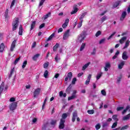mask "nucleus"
<instances>
[{
    "instance_id": "f257e3e1",
    "label": "nucleus",
    "mask_w": 130,
    "mask_h": 130,
    "mask_svg": "<svg viewBox=\"0 0 130 130\" xmlns=\"http://www.w3.org/2000/svg\"><path fill=\"white\" fill-rule=\"evenodd\" d=\"M69 114H70L69 113H65L62 114V118L60 119V124L59 125V128H60V129H62V128L64 127V122H66V118L68 117Z\"/></svg>"
},
{
    "instance_id": "f03ea898",
    "label": "nucleus",
    "mask_w": 130,
    "mask_h": 130,
    "mask_svg": "<svg viewBox=\"0 0 130 130\" xmlns=\"http://www.w3.org/2000/svg\"><path fill=\"white\" fill-rule=\"evenodd\" d=\"M18 26H19V18H16L14 19L12 23V30H17Z\"/></svg>"
},
{
    "instance_id": "7ed1b4c3",
    "label": "nucleus",
    "mask_w": 130,
    "mask_h": 130,
    "mask_svg": "<svg viewBox=\"0 0 130 130\" xmlns=\"http://www.w3.org/2000/svg\"><path fill=\"white\" fill-rule=\"evenodd\" d=\"M86 31H83L79 36H78L77 42H82V41H83L86 38Z\"/></svg>"
},
{
    "instance_id": "20e7f679",
    "label": "nucleus",
    "mask_w": 130,
    "mask_h": 130,
    "mask_svg": "<svg viewBox=\"0 0 130 130\" xmlns=\"http://www.w3.org/2000/svg\"><path fill=\"white\" fill-rule=\"evenodd\" d=\"M18 106V103L17 102H13L9 105V109L11 111H14L17 109Z\"/></svg>"
},
{
    "instance_id": "39448f33",
    "label": "nucleus",
    "mask_w": 130,
    "mask_h": 130,
    "mask_svg": "<svg viewBox=\"0 0 130 130\" xmlns=\"http://www.w3.org/2000/svg\"><path fill=\"white\" fill-rule=\"evenodd\" d=\"M70 37V30L68 29L64 33L63 35V40H67Z\"/></svg>"
},
{
    "instance_id": "423d86ee",
    "label": "nucleus",
    "mask_w": 130,
    "mask_h": 130,
    "mask_svg": "<svg viewBox=\"0 0 130 130\" xmlns=\"http://www.w3.org/2000/svg\"><path fill=\"white\" fill-rule=\"evenodd\" d=\"M72 78H73V73L72 72H69L65 78V81L68 82V81H71Z\"/></svg>"
},
{
    "instance_id": "0eeeda50",
    "label": "nucleus",
    "mask_w": 130,
    "mask_h": 130,
    "mask_svg": "<svg viewBox=\"0 0 130 130\" xmlns=\"http://www.w3.org/2000/svg\"><path fill=\"white\" fill-rule=\"evenodd\" d=\"M40 91H41V89L40 88H37L35 90L34 92V98H36L37 97H38L39 94H40Z\"/></svg>"
},
{
    "instance_id": "6e6552de",
    "label": "nucleus",
    "mask_w": 130,
    "mask_h": 130,
    "mask_svg": "<svg viewBox=\"0 0 130 130\" xmlns=\"http://www.w3.org/2000/svg\"><path fill=\"white\" fill-rule=\"evenodd\" d=\"M16 43H17V40H14L12 44L10 47V51H14V49H15V47H16Z\"/></svg>"
},
{
    "instance_id": "1a4fd4ad",
    "label": "nucleus",
    "mask_w": 130,
    "mask_h": 130,
    "mask_svg": "<svg viewBox=\"0 0 130 130\" xmlns=\"http://www.w3.org/2000/svg\"><path fill=\"white\" fill-rule=\"evenodd\" d=\"M77 7V5H75L74 6L73 10L71 12V15H74V14H76V13H77V12H78L79 9H78V8Z\"/></svg>"
},
{
    "instance_id": "9d476101",
    "label": "nucleus",
    "mask_w": 130,
    "mask_h": 130,
    "mask_svg": "<svg viewBox=\"0 0 130 130\" xmlns=\"http://www.w3.org/2000/svg\"><path fill=\"white\" fill-rule=\"evenodd\" d=\"M122 59H123L124 60H126V59H127V58H128V56H127V54L126 53V51H124L122 55Z\"/></svg>"
},
{
    "instance_id": "9b49d317",
    "label": "nucleus",
    "mask_w": 130,
    "mask_h": 130,
    "mask_svg": "<svg viewBox=\"0 0 130 130\" xmlns=\"http://www.w3.org/2000/svg\"><path fill=\"white\" fill-rule=\"evenodd\" d=\"M111 67V65L110 64V63L109 62H106L105 67V71L106 72H108V69H110Z\"/></svg>"
},
{
    "instance_id": "f8f14e48",
    "label": "nucleus",
    "mask_w": 130,
    "mask_h": 130,
    "mask_svg": "<svg viewBox=\"0 0 130 130\" xmlns=\"http://www.w3.org/2000/svg\"><path fill=\"white\" fill-rule=\"evenodd\" d=\"M124 63H125V62L124 61H121V62L118 64V68L119 70H121V69L123 68Z\"/></svg>"
},
{
    "instance_id": "ddd939ff",
    "label": "nucleus",
    "mask_w": 130,
    "mask_h": 130,
    "mask_svg": "<svg viewBox=\"0 0 130 130\" xmlns=\"http://www.w3.org/2000/svg\"><path fill=\"white\" fill-rule=\"evenodd\" d=\"M77 116H78L77 111H75L73 113V118H72L73 122H75V121H76V118Z\"/></svg>"
},
{
    "instance_id": "4468645a",
    "label": "nucleus",
    "mask_w": 130,
    "mask_h": 130,
    "mask_svg": "<svg viewBox=\"0 0 130 130\" xmlns=\"http://www.w3.org/2000/svg\"><path fill=\"white\" fill-rule=\"evenodd\" d=\"M5 88V83L2 82L1 85H0V95L3 93L4 91V89Z\"/></svg>"
},
{
    "instance_id": "2eb2a0df",
    "label": "nucleus",
    "mask_w": 130,
    "mask_h": 130,
    "mask_svg": "<svg viewBox=\"0 0 130 130\" xmlns=\"http://www.w3.org/2000/svg\"><path fill=\"white\" fill-rule=\"evenodd\" d=\"M126 16V12L124 11L122 13V15H121V17L120 18V20L121 21H123V20H124V18H125V17Z\"/></svg>"
},
{
    "instance_id": "dca6fc26",
    "label": "nucleus",
    "mask_w": 130,
    "mask_h": 130,
    "mask_svg": "<svg viewBox=\"0 0 130 130\" xmlns=\"http://www.w3.org/2000/svg\"><path fill=\"white\" fill-rule=\"evenodd\" d=\"M60 60V55L58 54H57L55 57V61L56 62H58Z\"/></svg>"
},
{
    "instance_id": "f3484780",
    "label": "nucleus",
    "mask_w": 130,
    "mask_h": 130,
    "mask_svg": "<svg viewBox=\"0 0 130 130\" xmlns=\"http://www.w3.org/2000/svg\"><path fill=\"white\" fill-rule=\"evenodd\" d=\"M40 3L39 5V8L41 10L42 9V6H43V4H44V2H45V0H39Z\"/></svg>"
},
{
    "instance_id": "a211bd4d",
    "label": "nucleus",
    "mask_w": 130,
    "mask_h": 130,
    "mask_svg": "<svg viewBox=\"0 0 130 130\" xmlns=\"http://www.w3.org/2000/svg\"><path fill=\"white\" fill-rule=\"evenodd\" d=\"M59 47V44L56 43L55 46L53 47V51L55 52L57 50V48Z\"/></svg>"
},
{
    "instance_id": "6ab92c4d",
    "label": "nucleus",
    "mask_w": 130,
    "mask_h": 130,
    "mask_svg": "<svg viewBox=\"0 0 130 130\" xmlns=\"http://www.w3.org/2000/svg\"><path fill=\"white\" fill-rule=\"evenodd\" d=\"M102 75H103V73L102 72H100L98 73L96 76V80L98 81L102 77Z\"/></svg>"
},
{
    "instance_id": "aec40b11",
    "label": "nucleus",
    "mask_w": 130,
    "mask_h": 130,
    "mask_svg": "<svg viewBox=\"0 0 130 130\" xmlns=\"http://www.w3.org/2000/svg\"><path fill=\"white\" fill-rule=\"evenodd\" d=\"M129 40H127L125 43V45L123 48V49H125V48H127V47H128V46H129Z\"/></svg>"
},
{
    "instance_id": "412c9836",
    "label": "nucleus",
    "mask_w": 130,
    "mask_h": 130,
    "mask_svg": "<svg viewBox=\"0 0 130 130\" xmlns=\"http://www.w3.org/2000/svg\"><path fill=\"white\" fill-rule=\"evenodd\" d=\"M4 50H5V44L2 43L0 45V52H4Z\"/></svg>"
},
{
    "instance_id": "4be33fe9",
    "label": "nucleus",
    "mask_w": 130,
    "mask_h": 130,
    "mask_svg": "<svg viewBox=\"0 0 130 130\" xmlns=\"http://www.w3.org/2000/svg\"><path fill=\"white\" fill-rule=\"evenodd\" d=\"M36 24V21H34L32 22L31 24V26H30V31H32V30L34 29V28H35Z\"/></svg>"
},
{
    "instance_id": "5701e85b",
    "label": "nucleus",
    "mask_w": 130,
    "mask_h": 130,
    "mask_svg": "<svg viewBox=\"0 0 130 130\" xmlns=\"http://www.w3.org/2000/svg\"><path fill=\"white\" fill-rule=\"evenodd\" d=\"M39 56H40V54H36L33 56L32 59L35 61H36V60H37V59H38V57H39Z\"/></svg>"
},
{
    "instance_id": "b1692460",
    "label": "nucleus",
    "mask_w": 130,
    "mask_h": 130,
    "mask_svg": "<svg viewBox=\"0 0 130 130\" xmlns=\"http://www.w3.org/2000/svg\"><path fill=\"white\" fill-rule=\"evenodd\" d=\"M59 95L60 97H64V98H66V97H67V93H63V92H62V91H60L59 93Z\"/></svg>"
},
{
    "instance_id": "393cba45",
    "label": "nucleus",
    "mask_w": 130,
    "mask_h": 130,
    "mask_svg": "<svg viewBox=\"0 0 130 130\" xmlns=\"http://www.w3.org/2000/svg\"><path fill=\"white\" fill-rule=\"evenodd\" d=\"M72 89V85L70 84L69 87L66 89V92L67 94H70L71 93V89Z\"/></svg>"
},
{
    "instance_id": "a878e982",
    "label": "nucleus",
    "mask_w": 130,
    "mask_h": 130,
    "mask_svg": "<svg viewBox=\"0 0 130 130\" xmlns=\"http://www.w3.org/2000/svg\"><path fill=\"white\" fill-rule=\"evenodd\" d=\"M125 40H126V37H124L122 38L119 40V42H120V44H123V43L124 42V41Z\"/></svg>"
},
{
    "instance_id": "bb28decb",
    "label": "nucleus",
    "mask_w": 130,
    "mask_h": 130,
    "mask_svg": "<svg viewBox=\"0 0 130 130\" xmlns=\"http://www.w3.org/2000/svg\"><path fill=\"white\" fill-rule=\"evenodd\" d=\"M86 12H84V13H83L81 16L79 17V20L80 21H81L83 22V19H84V18H85V16H86Z\"/></svg>"
},
{
    "instance_id": "cd10ccee",
    "label": "nucleus",
    "mask_w": 130,
    "mask_h": 130,
    "mask_svg": "<svg viewBox=\"0 0 130 130\" xmlns=\"http://www.w3.org/2000/svg\"><path fill=\"white\" fill-rule=\"evenodd\" d=\"M19 35H22L23 34V27H22V25H20L19 26V30L18 32Z\"/></svg>"
},
{
    "instance_id": "c85d7f7f",
    "label": "nucleus",
    "mask_w": 130,
    "mask_h": 130,
    "mask_svg": "<svg viewBox=\"0 0 130 130\" xmlns=\"http://www.w3.org/2000/svg\"><path fill=\"white\" fill-rule=\"evenodd\" d=\"M129 118H130V114H128V115L124 116L123 117L122 120H128V119H129Z\"/></svg>"
},
{
    "instance_id": "c756f323",
    "label": "nucleus",
    "mask_w": 130,
    "mask_h": 130,
    "mask_svg": "<svg viewBox=\"0 0 130 130\" xmlns=\"http://www.w3.org/2000/svg\"><path fill=\"white\" fill-rule=\"evenodd\" d=\"M91 64V62H89L85 64L84 66L82 67V71H85V69L89 67V65Z\"/></svg>"
},
{
    "instance_id": "7c9ffc66",
    "label": "nucleus",
    "mask_w": 130,
    "mask_h": 130,
    "mask_svg": "<svg viewBox=\"0 0 130 130\" xmlns=\"http://www.w3.org/2000/svg\"><path fill=\"white\" fill-rule=\"evenodd\" d=\"M120 4V1H118L117 2H115V4L113 5L114 8H117L119 5Z\"/></svg>"
},
{
    "instance_id": "2f4dec72",
    "label": "nucleus",
    "mask_w": 130,
    "mask_h": 130,
    "mask_svg": "<svg viewBox=\"0 0 130 130\" xmlns=\"http://www.w3.org/2000/svg\"><path fill=\"white\" fill-rule=\"evenodd\" d=\"M50 15H51V13L50 12H49L48 14H47L46 15L44 16V20H46L48 17H50Z\"/></svg>"
},
{
    "instance_id": "473e14b6",
    "label": "nucleus",
    "mask_w": 130,
    "mask_h": 130,
    "mask_svg": "<svg viewBox=\"0 0 130 130\" xmlns=\"http://www.w3.org/2000/svg\"><path fill=\"white\" fill-rule=\"evenodd\" d=\"M15 72V68H12L10 71V74L9 75V78H11L13 76V73Z\"/></svg>"
},
{
    "instance_id": "72a5a7b5",
    "label": "nucleus",
    "mask_w": 130,
    "mask_h": 130,
    "mask_svg": "<svg viewBox=\"0 0 130 130\" xmlns=\"http://www.w3.org/2000/svg\"><path fill=\"white\" fill-rule=\"evenodd\" d=\"M85 46H86V44L83 43L80 47V51H82V50H84V48H85Z\"/></svg>"
},
{
    "instance_id": "f704fd0d",
    "label": "nucleus",
    "mask_w": 130,
    "mask_h": 130,
    "mask_svg": "<svg viewBox=\"0 0 130 130\" xmlns=\"http://www.w3.org/2000/svg\"><path fill=\"white\" fill-rule=\"evenodd\" d=\"M109 125V123L106 122L103 124V127L104 128L105 127H107Z\"/></svg>"
},
{
    "instance_id": "c9c22d12",
    "label": "nucleus",
    "mask_w": 130,
    "mask_h": 130,
    "mask_svg": "<svg viewBox=\"0 0 130 130\" xmlns=\"http://www.w3.org/2000/svg\"><path fill=\"white\" fill-rule=\"evenodd\" d=\"M94 112L95 111L94 110H90L87 111V113H88V114H94Z\"/></svg>"
},
{
    "instance_id": "e433bc0d",
    "label": "nucleus",
    "mask_w": 130,
    "mask_h": 130,
    "mask_svg": "<svg viewBox=\"0 0 130 130\" xmlns=\"http://www.w3.org/2000/svg\"><path fill=\"white\" fill-rule=\"evenodd\" d=\"M26 66H27V60H25L23 62L22 66V69H25V68H26Z\"/></svg>"
},
{
    "instance_id": "4c0bfd02",
    "label": "nucleus",
    "mask_w": 130,
    "mask_h": 130,
    "mask_svg": "<svg viewBox=\"0 0 130 130\" xmlns=\"http://www.w3.org/2000/svg\"><path fill=\"white\" fill-rule=\"evenodd\" d=\"M46 101H47V98H46L45 99V100L42 106V109H44V106H45V104H46Z\"/></svg>"
},
{
    "instance_id": "58836bf2",
    "label": "nucleus",
    "mask_w": 130,
    "mask_h": 130,
    "mask_svg": "<svg viewBox=\"0 0 130 130\" xmlns=\"http://www.w3.org/2000/svg\"><path fill=\"white\" fill-rule=\"evenodd\" d=\"M112 118L113 119H114V120H115L116 121H118V119L117 118V115H114L112 116Z\"/></svg>"
},
{
    "instance_id": "ea45409f",
    "label": "nucleus",
    "mask_w": 130,
    "mask_h": 130,
    "mask_svg": "<svg viewBox=\"0 0 130 130\" xmlns=\"http://www.w3.org/2000/svg\"><path fill=\"white\" fill-rule=\"evenodd\" d=\"M128 109H129V106H127L126 107V109L122 111V114H124V113H125V112H126V111L128 110Z\"/></svg>"
},
{
    "instance_id": "a19ab883",
    "label": "nucleus",
    "mask_w": 130,
    "mask_h": 130,
    "mask_svg": "<svg viewBox=\"0 0 130 130\" xmlns=\"http://www.w3.org/2000/svg\"><path fill=\"white\" fill-rule=\"evenodd\" d=\"M100 127H101V125H100V123H98L96 125H95V129L96 130H98L100 129Z\"/></svg>"
},
{
    "instance_id": "79ce46f5",
    "label": "nucleus",
    "mask_w": 130,
    "mask_h": 130,
    "mask_svg": "<svg viewBox=\"0 0 130 130\" xmlns=\"http://www.w3.org/2000/svg\"><path fill=\"white\" fill-rule=\"evenodd\" d=\"M117 126V122H114L112 125V128H115Z\"/></svg>"
},
{
    "instance_id": "37998d69",
    "label": "nucleus",
    "mask_w": 130,
    "mask_h": 130,
    "mask_svg": "<svg viewBox=\"0 0 130 130\" xmlns=\"http://www.w3.org/2000/svg\"><path fill=\"white\" fill-rule=\"evenodd\" d=\"M76 82H77V78H74L72 80V84L73 85H75L76 84Z\"/></svg>"
},
{
    "instance_id": "c03bdc74",
    "label": "nucleus",
    "mask_w": 130,
    "mask_h": 130,
    "mask_svg": "<svg viewBox=\"0 0 130 130\" xmlns=\"http://www.w3.org/2000/svg\"><path fill=\"white\" fill-rule=\"evenodd\" d=\"M20 57H18L16 59V60L14 61V64H17V63H18V62H19V60H20Z\"/></svg>"
},
{
    "instance_id": "a18cd8bd",
    "label": "nucleus",
    "mask_w": 130,
    "mask_h": 130,
    "mask_svg": "<svg viewBox=\"0 0 130 130\" xmlns=\"http://www.w3.org/2000/svg\"><path fill=\"white\" fill-rule=\"evenodd\" d=\"M47 76H48V71H47V70H46L44 72V77L45 78H47Z\"/></svg>"
},
{
    "instance_id": "49530a36",
    "label": "nucleus",
    "mask_w": 130,
    "mask_h": 130,
    "mask_svg": "<svg viewBox=\"0 0 130 130\" xmlns=\"http://www.w3.org/2000/svg\"><path fill=\"white\" fill-rule=\"evenodd\" d=\"M101 94L103 95V96H106V91L105 90L103 89L101 90Z\"/></svg>"
},
{
    "instance_id": "de8ad7c7",
    "label": "nucleus",
    "mask_w": 130,
    "mask_h": 130,
    "mask_svg": "<svg viewBox=\"0 0 130 130\" xmlns=\"http://www.w3.org/2000/svg\"><path fill=\"white\" fill-rule=\"evenodd\" d=\"M107 20V17L106 16H104L102 19L101 21L102 22H104V21H106Z\"/></svg>"
},
{
    "instance_id": "09e8293b",
    "label": "nucleus",
    "mask_w": 130,
    "mask_h": 130,
    "mask_svg": "<svg viewBox=\"0 0 130 130\" xmlns=\"http://www.w3.org/2000/svg\"><path fill=\"white\" fill-rule=\"evenodd\" d=\"M49 66V62H47L44 64V69H46Z\"/></svg>"
},
{
    "instance_id": "8fccbe9b",
    "label": "nucleus",
    "mask_w": 130,
    "mask_h": 130,
    "mask_svg": "<svg viewBox=\"0 0 130 130\" xmlns=\"http://www.w3.org/2000/svg\"><path fill=\"white\" fill-rule=\"evenodd\" d=\"M115 32H113L110 36H109L108 38V40H109V39H111V38H112V37H113V36H114V35H115Z\"/></svg>"
},
{
    "instance_id": "3c124183",
    "label": "nucleus",
    "mask_w": 130,
    "mask_h": 130,
    "mask_svg": "<svg viewBox=\"0 0 130 130\" xmlns=\"http://www.w3.org/2000/svg\"><path fill=\"white\" fill-rule=\"evenodd\" d=\"M82 24H83V21H80V22H79V23L78 25V28H81L82 27Z\"/></svg>"
},
{
    "instance_id": "603ef678",
    "label": "nucleus",
    "mask_w": 130,
    "mask_h": 130,
    "mask_svg": "<svg viewBox=\"0 0 130 130\" xmlns=\"http://www.w3.org/2000/svg\"><path fill=\"white\" fill-rule=\"evenodd\" d=\"M77 94V90H73V92L72 93V96H74V97H77L76 95Z\"/></svg>"
},
{
    "instance_id": "864d4df0",
    "label": "nucleus",
    "mask_w": 130,
    "mask_h": 130,
    "mask_svg": "<svg viewBox=\"0 0 130 130\" xmlns=\"http://www.w3.org/2000/svg\"><path fill=\"white\" fill-rule=\"evenodd\" d=\"M15 2H16L15 0H13V1L11 3L10 8H13V7H14V5H15Z\"/></svg>"
},
{
    "instance_id": "5fc2aeb1",
    "label": "nucleus",
    "mask_w": 130,
    "mask_h": 130,
    "mask_svg": "<svg viewBox=\"0 0 130 130\" xmlns=\"http://www.w3.org/2000/svg\"><path fill=\"white\" fill-rule=\"evenodd\" d=\"M48 124H44V125L42 126V128L43 130L46 129V127L47 126Z\"/></svg>"
},
{
    "instance_id": "6e6d98bb",
    "label": "nucleus",
    "mask_w": 130,
    "mask_h": 130,
    "mask_svg": "<svg viewBox=\"0 0 130 130\" xmlns=\"http://www.w3.org/2000/svg\"><path fill=\"white\" fill-rule=\"evenodd\" d=\"M123 107H117V111H120L121 110H122L123 109Z\"/></svg>"
},
{
    "instance_id": "4d7b16f0",
    "label": "nucleus",
    "mask_w": 130,
    "mask_h": 130,
    "mask_svg": "<svg viewBox=\"0 0 130 130\" xmlns=\"http://www.w3.org/2000/svg\"><path fill=\"white\" fill-rule=\"evenodd\" d=\"M75 98H76L75 96L72 95L71 96L68 98V100H73V99H75Z\"/></svg>"
},
{
    "instance_id": "13d9d810",
    "label": "nucleus",
    "mask_w": 130,
    "mask_h": 130,
    "mask_svg": "<svg viewBox=\"0 0 130 130\" xmlns=\"http://www.w3.org/2000/svg\"><path fill=\"white\" fill-rule=\"evenodd\" d=\"M105 42V39H103L100 41V44H102V43H104Z\"/></svg>"
},
{
    "instance_id": "bf43d9fd",
    "label": "nucleus",
    "mask_w": 130,
    "mask_h": 130,
    "mask_svg": "<svg viewBox=\"0 0 130 130\" xmlns=\"http://www.w3.org/2000/svg\"><path fill=\"white\" fill-rule=\"evenodd\" d=\"M10 102H15V101H16V99H15V98H11L10 99Z\"/></svg>"
},
{
    "instance_id": "052dcab7",
    "label": "nucleus",
    "mask_w": 130,
    "mask_h": 130,
    "mask_svg": "<svg viewBox=\"0 0 130 130\" xmlns=\"http://www.w3.org/2000/svg\"><path fill=\"white\" fill-rule=\"evenodd\" d=\"M101 34V31H98L96 33V34H95L96 37H98V36H99Z\"/></svg>"
},
{
    "instance_id": "680f3d73",
    "label": "nucleus",
    "mask_w": 130,
    "mask_h": 130,
    "mask_svg": "<svg viewBox=\"0 0 130 130\" xmlns=\"http://www.w3.org/2000/svg\"><path fill=\"white\" fill-rule=\"evenodd\" d=\"M45 26V23H42L41 25H40V29H42Z\"/></svg>"
},
{
    "instance_id": "e2e57ef3",
    "label": "nucleus",
    "mask_w": 130,
    "mask_h": 130,
    "mask_svg": "<svg viewBox=\"0 0 130 130\" xmlns=\"http://www.w3.org/2000/svg\"><path fill=\"white\" fill-rule=\"evenodd\" d=\"M55 123H56V120H52L51 121V124L52 125H54Z\"/></svg>"
},
{
    "instance_id": "0e129e2a",
    "label": "nucleus",
    "mask_w": 130,
    "mask_h": 130,
    "mask_svg": "<svg viewBox=\"0 0 130 130\" xmlns=\"http://www.w3.org/2000/svg\"><path fill=\"white\" fill-rule=\"evenodd\" d=\"M69 22H70V19H67L66 20H65V22L64 23L66 24H69Z\"/></svg>"
},
{
    "instance_id": "69168bd1",
    "label": "nucleus",
    "mask_w": 130,
    "mask_h": 130,
    "mask_svg": "<svg viewBox=\"0 0 130 130\" xmlns=\"http://www.w3.org/2000/svg\"><path fill=\"white\" fill-rule=\"evenodd\" d=\"M36 46V42H34L32 43V48H34Z\"/></svg>"
},
{
    "instance_id": "338daca9",
    "label": "nucleus",
    "mask_w": 130,
    "mask_h": 130,
    "mask_svg": "<svg viewBox=\"0 0 130 130\" xmlns=\"http://www.w3.org/2000/svg\"><path fill=\"white\" fill-rule=\"evenodd\" d=\"M89 83H90V80H89V79H87L85 81V85H89Z\"/></svg>"
},
{
    "instance_id": "774afa93",
    "label": "nucleus",
    "mask_w": 130,
    "mask_h": 130,
    "mask_svg": "<svg viewBox=\"0 0 130 130\" xmlns=\"http://www.w3.org/2000/svg\"><path fill=\"white\" fill-rule=\"evenodd\" d=\"M127 12L128 14H129V13H130V5L129 6V7L127 8Z\"/></svg>"
}]
</instances>
